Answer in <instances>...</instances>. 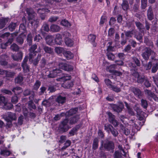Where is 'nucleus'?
Masks as SVG:
<instances>
[{"label": "nucleus", "instance_id": "49530a36", "mask_svg": "<svg viewBox=\"0 0 158 158\" xmlns=\"http://www.w3.org/2000/svg\"><path fill=\"white\" fill-rule=\"evenodd\" d=\"M16 26L17 24L16 23H11L9 25L8 27L10 31H13L15 29Z\"/></svg>", "mask_w": 158, "mask_h": 158}, {"label": "nucleus", "instance_id": "ddd939ff", "mask_svg": "<svg viewBox=\"0 0 158 158\" xmlns=\"http://www.w3.org/2000/svg\"><path fill=\"white\" fill-rule=\"evenodd\" d=\"M142 63L143 66L146 70L150 69L152 67V61H150L147 63L146 61H143L142 62Z\"/></svg>", "mask_w": 158, "mask_h": 158}, {"label": "nucleus", "instance_id": "6e6552de", "mask_svg": "<svg viewBox=\"0 0 158 158\" xmlns=\"http://www.w3.org/2000/svg\"><path fill=\"white\" fill-rule=\"evenodd\" d=\"M59 66L62 69L67 71H71L73 69V66L71 65L64 63H60Z\"/></svg>", "mask_w": 158, "mask_h": 158}, {"label": "nucleus", "instance_id": "c9c22d12", "mask_svg": "<svg viewBox=\"0 0 158 158\" xmlns=\"http://www.w3.org/2000/svg\"><path fill=\"white\" fill-rule=\"evenodd\" d=\"M147 0H141V8L142 10H144L147 7Z\"/></svg>", "mask_w": 158, "mask_h": 158}, {"label": "nucleus", "instance_id": "680f3d73", "mask_svg": "<svg viewBox=\"0 0 158 158\" xmlns=\"http://www.w3.org/2000/svg\"><path fill=\"white\" fill-rule=\"evenodd\" d=\"M105 82L107 86L110 89L112 85V82L110 80L108 79H106L105 80Z\"/></svg>", "mask_w": 158, "mask_h": 158}, {"label": "nucleus", "instance_id": "a18cd8bd", "mask_svg": "<svg viewBox=\"0 0 158 158\" xmlns=\"http://www.w3.org/2000/svg\"><path fill=\"white\" fill-rule=\"evenodd\" d=\"M133 62L136 65V66L139 67L141 65L139 60L137 58L134 57L132 58Z\"/></svg>", "mask_w": 158, "mask_h": 158}, {"label": "nucleus", "instance_id": "338daca9", "mask_svg": "<svg viewBox=\"0 0 158 158\" xmlns=\"http://www.w3.org/2000/svg\"><path fill=\"white\" fill-rule=\"evenodd\" d=\"M19 30L22 31V33H24L26 31V28L24 24H21L19 26Z\"/></svg>", "mask_w": 158, "mask_h": 158}, {"label": "nucleus", "instance_id": "dca6fc26", "mask_svg": "<svg viewBox=\"0 0 158 158\" xmlns=\"http://www.w3.org/2000/svg\"><path fill=\"white\" fill-rule=\"evenodd\" d=\"M66 98L61 95H59L57 97L56 99V102L59 104H63L65 102Z\"/></svg>", "mask_w": 158, "mask_h": 158}, {"label": "nucleus", "instance_id": "0e129e2a", "mask_svg": "<svg viewBox=\"0 0 158 158\" xmlns=\"http://www.w3.org/2000/svg\"><path fill=\"white\" fill-rule=\"evenodd\" d=\"M88 38V39L90 41L92 42H94L95 41L96 37L95 35L90 34L89 35Z\"/></svg>", "mask_w": 158, "mask_h": 158}, {"label": "nucleus", "instance_id": "c756f323", "mask_svg": "<svg viewBox=\"0 0 158 158\" xmlns=\"http://www.w3.org/2000/svg\"><path fill=\"white\" fill-rule=\"evenodd\" d=\"M147 78L144 76L140 75L137 78V82L138 83L142 84Z\"/></svg>", "mask_w": 158, "mask_h": 158}, {"label": "nucleus", "instance_id": "cd10ccee", "mask_svg": "<svg viewBox=\"0 0 158 158\" xmlns=\"http://www.w3.org/2000/svg\"><path fill=\"white\" fill-rule=\"evenodd\" d=\"M121 6L123 9L124 10H127L129 8L128 3L127 0H123Z\"/></svg>", "mask_w": 158, "mask_h": 158}, {"label": "nucleus", "instance_id": "a878e982", "mask_svg": "<svg viewBox=\"0 0 158 158\" xmlns=\"http://www.w3.org/2000/svg\"><path fill=\"white\" fill-rule=\"evenodd\" d=\"M144 92L145 95L147 96V97L148 98L150 97L154 98L155 96V94L152 92L151 90L145 89L144 90Z\"/></svg>", "mask_w": 158, "mask_h": 158}, {"label": "nucleus", "instance_id": "de8ad7c7", "mask_svg": "<svg viewBox=\"0 0 158 158\" xmlns=\"http://www.w3.org/2000/svg\"><path fill=\"white\" fill-rule=\"evenodd\" d=\"M55 51L57 54H60L62 53L63 54V52L65 51L64 50L63 48L56 47L55 48Z\"/></svg>", "mask_w": 158, "mask_h": 158}, {"label": "nucleus", "instance_id": "3c124183", "mask_svg": "<svg viewBox=\"0 0 158 158\" xmlns=\"http://www.w3.org/2000/svg\"><path fill=\"white\" fill-rule=\"evenodd\" d=\"M14 35L16 36L17 35V33H14L13 34H11L10 36L11 38H9L8 40V41L6 42V44H8V45H9L12 43V42L13 41Z\"/></svg>", "mask_w": 158, "mask_h": 158}, {"label": "nucleus", "instance_id": "37998d69", "mask_svg": "<svg viewBox=\"0 0 158 158\" xmlns=\"http://www.w3.org/2000/svg\"><path fill=\"white\" fill-rule=\"evenodd\" d=\"M23 80V78L22 75H19L15 79V83L17 84H19L22 82Z\"/></svg>", "mask_w": 158, "mask_h": 158}, {"label": "nucleus", "instance_id": "f8f14e48", "mask_svg": "<svg viewBox=\"0 0 158 158\" xmlns=\"http://www.w3.org/2000/svg\"><path fill=\"white\" fill-rule=\"evenodd\" d=\"M37 48V45L36 44L32 45L29 49L30 52L29 55V60L30 61L33 58V54L35 53V52H38V50L37 51H35V50Z\"/></svg>", "mask_w": 158, "mask_h": 158}, {"label": "nucleus", "instance_id": "f257e3e1", "mask_svg": "<svg viewBox=\"0 0 158 158\" xmlns=\"http://www.w3.org/2000/svg\"><path fill=\"white\" fill-rule=\"evenodd\" d=\"M26 12L28 14V19L29 21V23L33 26L34 29L32 33L34 34H36V29L39 26V19H35V17L36 14L35 13L33 10L31 8H27L26 9Z\"/></svg>", "mask_w": 158, "mask_h": 158}, {"label": "nucleus", "instance_id": "4be33fe9", "mask_svg": "<svg viewBox=\"0 0 158 158\" xmlns=\"http://www.w3.org/2000/svg\"><path fill=\"white\" fill-rule=\"evenodd\" d=\"M50 31L53 32H57L60 30V27L56 24H52L50 27Z\"/></svg>", "mask_w": 158, "mask_h": 158}, {"label": "nucleus", "instance_id": "9d476101", "mask_svg": "<svg viewBox=\"0 0 158 158\" xmlns=\"http://www.w3.org/2000/svg\"><path fill=\"white\" fill-rule=\"evenodd\" d=\"M130 90L138 98H140L142 97V92L139 89L134 86H131L130 87Z\"/></svg>", "mask_w": 158, "mask_h": 158}, {"label": "nucleus", "instance_id": "2eb2a0df", "mask_svg": "<svg viewBox=\"0 0 158 158\" xmlns=\"http://www.w3.org/2000/svg\"><path fill=\"white\" fill-rule=\"evenodd\" d=\"M136 31V30L135 29H132L131 31H124V32L127 39H128L129 38L132 37L133 35Z\"/></svg>", "mask_w": 158, "mask_h": 158}, {"label": "nucleus", "instance_id": "5fc2aeb1", "mask_svg": "<svg viewBox=\"0 0 158 158\" xmlns=\"http://www.w3.org/2000/svg\"><path fill=\"white\" fill-rule=\"evenodd\" d=\"M110 89L116 93H118L121 91L120 88L118 87L117 86L113 85L112 86Z\"/></svg>", "mask_w": 158, "mask_h": 158}, {"label": "nucleus", "instance_id": "423d86ee", "mask_svg": "<svg viewBox=\"0 0 158 158\" xmlns=\"http://www.w3.org/2000/svg\"><path fill=\"white\" fill-rule=\"evenodd\" d=\"M42 48L44 52L47 53L52 54L53 53V49L51 47L47 46L44 45L43 43L40 44V46H39L38 48L37 49L38 52H41V48Z\"/></svg>", "mask_w": 158, "mask_h": 158}, {"label": "nucleus", "instance_id": "b1692460", "mask_svg": "<svg viewBox=\"0 0 158 158\" xmlns=\"http://www.w3.org/2000/svg\"><path fill=\"white\" fill-rule=\"evenodd\" d=\"M63 55L68 60L71 59L73 57V54L72 53L69 51H64L63 52Z\"/></svg>", "mask_w": 158, "mask_h": 158}, {"label": "nucleus", "instance_id": "aec40b11", "mask_svg": "<svg viewBox=\"0 0 158 158\" xmlns=\"http://www.w3.org/2000/svg\"><path fill=\"white\" fill-rule=\"evenodd\" d=\"M23 57V53L21 52H19L17 53L16 55L12 54L11 55V57L15 61H19V60H21Z\"/></svg>", "mask_w": 158, "mask_h": 158}, {"label": "nucleus", "instance_id": "603ef678", "mask_svg": "<svg viewBox=\"0 0 158 158\" xmlns=\"http://www.w3.org/2000/svg\"><path fill=\"white\" fill-rule=\"evenodd\" d=\"M41 82L39 81H36L33 86V89L35 90H37L39 88Z\"/></svg>", "mask_w": 158, "mask_h": 158}, {"label": "nucleus", "instance_id": "4468645a", "mask_svg": "<svg viewBox=\"0 0 158 158\" xmlns=\"http://www.w3.org/2000/svg\"><path fill=\"white\" fill-rule=\"evenodd\" d=\"M3 117H6L9 119H10L11 121L16 120L17 118L16 114L11 112H8L7 114L4 115Z\"/></svg>", "mask_w": 158, "mask_h": 158}, {"label": "nucleus", "instance_id": "6e6d98bb", "mask_svg": "<svg viewBox=\"0 0 158 158\" xmlns=\"http://www.w3.org/2000/svg\"><path fill=\"white\" fill-rule=\"evenodd\" d=\"M47 63V61L44 57H43L41 59L40 61V66L41 68L45 67Z\"/></svg>", "mask_w": 158, "mask_h": 158}, {"label": "nucleus", "instance_id": "69168bd1", "mask_svg": "<svg viewBox=\"0 0 158 158\" xmlns=\"http://www.w3.org/2000/svg\"><path fill=\"white\" fill-rule=\"evenodd\" d=\"M61 23V25L64 26L69 27L70 26V23L67 20L65 19L62 20Z\"/></svg>", "mask_w": 158, "mask_h": 158}, {"label": "nucleus", "instance_id": "20e7f679", "mask_svg": "<svg viewBox=\"0 0 158 158\" xmlns=\"http://www.w3.org/2000/svg\"><path fill=\"white\" fill-rule=\"evenodd\" d=\"M69 122V119L66 118L61 122L59 128L60 132L62 133L65 132L70 128V127L68 125Z\"/></svg>", "mask_w": 158, "mask_h": 158}, {"label": "nucleus", "instance_id": "a211bd4d", "mask_svg": "<svg viewBox=\"0 0 158 158\" xmlns=\"http://www.w3.org/2000/svg\"><path fill=\"white\" fill-rule=\"evenodd\" d=\"M147 16L148 19L150 21L154 18L152 8L151 6H149L147 11Z\"/></svg>", "mask_w": 158, "mask_h": 158}, {"label": "nucleus", "instance_id": "13d9d810", "mask_svg": "<svg viewBox=\"0 0 158 158\" xmlns=\"http://www.w3.org/2000/svg\"><path fill=\"white\" fill-rule=\"evenodd\" d=\"M110 131L111 132L113 136L114 137L117 136L118 134V131L114 127L113 128V129H112Z\"/></svg>", "mask_w": 158, "mask_h": 158}, {"label": "nucleus", "instance_id": "09e8293b", "mask_svg": "<svg viewBox=\"0 0 158 158\" xmlns=\"http://www.w3.org/2000/svg\"><path fill=\"white\" fill-rule=\"evenodd\" d=\"M3 118L7 122L6 123V126L8 127L9 128L11 127L12 126V121L10 120V119H9L7 118L6 117H3Z\"/></svg>", "mask_w": 158, "mask_h": 158}, {"label": "nucleus", "instance_id": "774afa93", "mask_svg": "<svg viewBox=\"0 0 158 158\" xmlns=\"http://www.w3.org/2000/svg\"><path fill=\"white\" fill-rule=\"evenodd\" d=\"M144 85L147 88L151 86V84L147 78L144 81Z\"/></svg>", "mask_w": 158, "mask_h": 158}, {"label": "nucleus", "instance_id": "7ed1b4c3", "mask_svg": "<svg viewBox=\"0 0 158 158\" xmlns=\"http://www.w3.org/2000/svg\"><path fill=\"white\" fill-rule=\"evenodd\" d=\"M103 148L107 151H110V152H113L114 148V143L112 141L107 140L103 144V142L102 141L99 149L100 150H103Z\"/></svg>", "mask_w": 158, "mask_h": 158}, {"label": "nucleus", "instance_id": "e2e57ef3", "mask_svg": "<svg viewBox=\"0 0 158 158\" xmlns=\"http://www.w3.org/2000/svg\"><path fill=\"white\" fill-rule=\"evenodd\" d=\"M42 29L45 31L48 32L49 30L48 25L47 23L44 24L42 26Z\"/></svg>", "mask_w": 158, "mask_h": 158}, {"label": "nucleus", "instance_id": "bb28decb", "mask_svg": "<svg viewBox=\"0 0 158 158\" xmlns=\"http://www.w3.org/2000/svg\"><path fill=\"white\" fill-rule=\"evenodd\" d=\"M138 104H136L133 107L134 110L136 112L137 115L142 114L144 112L142 111L140 107L138 106Z\"/></svg>", "mask_w": 158, "mask_h": 158}, {"label": "nucleus", "instance_id": "e433bc0d", "mask_svg": "<svg viewBox=\"0 0 158 158\" xmlns=\"http://www.w3.org/2000/svg\"><path fill=\"white\" fill-rule=\"evenodd\" d=\"M12 91L16 95V94H19L22 92V88L20 87H16L14 88Z\"/></svg>", "mask_w": 158, "mask_h": 158}, {"label": "nucleus", "instance_id": "6ab92c4d", "mask_svg": "<svg viewBox=\"0 0 158 158\" xmlns=\"http://www.w3.org/2000/svg\"><path fill=\"white\" fill-rule=\"evenodd\" d=\"M134 37L140 42H142L143 37L142 34L136 30V31L134 34Z\"/></svg>", "mask_w": 158, "mask_h": 158}, {"label": "nucleus", "instance_id": "c85d7f7f", "mask_svg": "<svg viewBox=\"0 0 158 158\" xmlns=\"http://www.w3.org/2000/svg\"><path fill=\"white\" fill-rule=\"evenodd\" d=\"M140 105L144 109H146L148 106V101L145 99H142L140 101Z\"/></svg>", "mask_w": 158, "mask_h": 158}, {"label": "nucleus", "instance_id": "8fccbe9b", "mask_svg": "<svg viewBox=\"0 0 158 158\" xmlns=\"http://www.w3.org/2000/svg\"><path fill=\"white\" fill-rule=\"evenodd\" d=\"M51 104V101L49 99L44 100L42 102V104L46 107L49 106Z\"/></svg>", "mask_w": 158, "mask_h": 158}, {"label": "nucleus", "instance_id": "1a4fd4ad", "mask_svg": "<svg viewBox=\"0 0 158 158\" xmlns=\"http://www.w3.org/2000/svg\"><path fill=\"white\" fill-rule=\"evenodd\" d=\"M28 59V57L26 56L22 63L21 66L25 73H27L30 71L29 67L27 64Z\"/></svg>", "mask_w": 158, "mask_h": 158}, {"label": "nucleus", "instance_id": "39448f33", "mask_svg": "<svg viewBox=\"0 0 158 158\" xmlns=\"http://www.w3.org/2000/svg\"><path fill=\"white\" fill-rule=\"evenodd\" d=\"M107 114L109 117V122L113 124L115 127H117L118 125V123L115 119V116L110 112H107Z\"/></svg>", "mask_w": 158, "mask_h": 158}, {"label": "nucleus", "instance_id": "7c9ffc66", "mask_svg": "<svg viewBox=\"0 0 158 158\" xmlns=\"http://www.w3.org/2000/svg\"><path fill=\"white\" fill-rule=\"evenodd\" d=\"M25 36L23 34L19 35L16 39L17 42L20 44H22L23 42V39Z\"/></svg>", "mask_w": 158, "mask_h": 158}, {"label": "nucleus", "instance_id": "4d7b16f0", "mask_svg": "<svg viewBox=\"0 0 158 158\" xmlns=\"http://www.w3.org/2000/svg\"><path fill=\"white\" fill-rule=\"evenodd\" d=\"M106 55L108 59L111 60H113L115 58L114 55L111 52L106 53Z\"/></svg>", "mask_w": 158, "mask_h": 158}, {"label": "nucleus", "instance_id": "f704fd0d", "mask_svg": "<svg viewBox=\"0 0 158 158\" xmlns=\"http://www.w3.org/2000/svg\"><path fill=\"white\" fill-rule=\"evenodd\" d=\"M10 48L12 51L16 52L19 50V47L16 44L13 43L10 46Z\"/></svg>", "mask_w": 158, "mask_h": 158}, {"label": "nucleus", "instance_id": "c03bdc74", "mask_svg": "<svg viewBox=\"0 0 158 158\" xmlns=\"http://www.w3.org/2000/svg\"><path fill=\"white\" fill-rule=\"evenodd\" d=\"M104 129L108 133H109L111 130L112 129H113V127L109 123L105 124L104 125Z\"/></svg>", "mask_w": 158, "mask_h": 158}, {"label": "nucleus", "instance_id": "79ce46f5", "mask_svg": "<svg viewBox=\"0 0 158 158\" xmlns=\"http://www.w3.org/2000/svg\"><path fill=\"white\" fill-rule=\"evenodd\" d=\"M6 102H7L6 101ZM4 105L3 108L6 110H9L11 109L13 107V105L10 103H7V102L5 104H4Z\"/></svg>", "mask_w": 158, "mask_h": 158}, {"label": "nucleus", "instance_id": "f03ea898", "mask_svg": "<svg viewBox=\"0 0 158 158\" xmlns=\"http://www.w3.org/2000/svg\"><path fill=\"white\" fill-rule=\"evenodd\" d=\"M141 56L145 60L147 61L149 60L150 56H151V59L155 60L156 53L150 48L146 47L142 50Z\"/></svg>", "mask_w": 158, "mask_h": 158}, {"label": "nucleus", "instance_id": "4c0bfd02", "mask_svg": "<svg viewBox=\"0 0 158 158\" xmlns=\"http://www.w3.org/2000/svg\"><path fill=\"white\" fill-rule=\"evenodd\" d=\"M66 44L68 46L71 47L73 45V41L69 38L67 37L65 39Z\"/></svg>", "mask_w": 158, "mask_h": 158}, {"label": "nucleus", "instance_id": "ea45409f", "mask_svg": "<svg viewBox=\"0 0 158 158\" xmlns=\"http://www.w3.org/2000/svg\"><path fill=\"white\" fill-rule=\"evenodd\" d=\"M41 55L40 54H38L36 58L35 59L33 60V64L35 65L36 66L38 64L39 60H40Z\"/></svg>", "mask_w": 158, "mask_h": 158}, {"label": "nucleus", "instance_id": "bf43d9fd", "mask_svg": "<svg viewBox=\"0 0 158 158\" xmlns=\"http://www.w3.org/2000/svg\"><path fill=\"white\" fill-rule=\"evenodd\" d=\"M28 105L29 107L33 109H35L36 108V106L35 105L33 102L32 101H29L28 102Z\"/></svg>", "mask_w": 158, "mask_h": 158}, {"label": "nucleus", "instance_id": "5701e85b", "mask_svg": "<svg viewBox=\"0 0 158 158\" xmlns=\"http://www.w3.org/2000/svg\"><path fill=\"white\" fill-rule=\"evenodd\" d=\"M9 20L8 18H3L0 19V29L4 27Z\"/></svg>", "mask_w": 158, "mask_h": 158}, {"label": "nucleus", "instance_id": "58836bf2", "mask_svg": "<svg viewBox=\"0 0 158 158\" xmlns=\"http://www.w3.org/2000/svg\"><path fill=\"white\" fill-rule=\"evenodd\" d=\"M77 110L78 108H77L71 109L67 112V115L68 116H71L76 114Z\"/></svg>", "mask_w": 158, "mask_h": 158}, {"label": "nucleus", "instance_id": "f3484780", "mask_svg": "<svg viewBox=\"0 0 158 158\" xmlns=\"http://www.w3.org/2000/svg\"><path fill=\"white\" fill-rule=\"evenodd\" d=\"M135 24L139 30L141 32L143 33L144 32L145 27L143 24L141 23L139 21H136L135 22Z\"/></svg>", "mask_w": 158, "mask_h": 158}, {"label": "nucleus", "instance_id": "412c9836", "mask_svg": "<svg viewBox=\"0 0 158 158\" xmlns=\"http://www.w3.org/2000/svg\"><path fill=\"white\" fill-rule=\"evenodd\" d=\"M80 117L79 115H75L71 117L69 120V124L70 125L74 124L77 123Z\"/></svg>", "mask_w": 158, "mask_h": 158}, {"label": "nucleus", "instance_id": "052dcab7", "mask_svg": "<svg viewBox=\"0 0 158 158\" xmlns=\"http://www.w3.org/2000/svg\"><path fill=\"white\" fill-rule=\"evenodd\" d=\"M128 42L129 43V45H130L134 48L137 45V43L133 39H130L129 40Z\"/></svg>", "mask_w": 158, "mask_h": 158}, {"label": "nucleus", "instance_id": "9b49d317", "mask_svg": "<svg viewBox=\"0 0 158 158\" xmlns=\"http://www.w3.org/2000/svg\"><path fill=\"white\" fill-rule=\"evenodd\" d=\"M61 73V70L60 69H56L51 71L48 75V77L50 78H54L59 75Z\"/></svg>", "mask_w": 158, "mask_h": 158}, {"label": "nucleus", "instance_id": "72a5a7b5", "mask_svg": "<svg viewBox=\"0 0 158 158\" xmlns=\"http://www.w3.org/2000/svg\"><path fill=\"white\" fill-rule=\"evenodd\" d=\"M98 138H96L94 139L93 142L92 148L94 150H96L98 147Z\"/></svg>", "mask_w": 158, "mask_h": 158}, {"label": "nucleus", "instance_id": "0eeeda50", "mask_svg": "<svg viewBox=\"0 0 158 158\" xmlns=\"http://www.w3.org/2000/svg\"><path fill=\"white\" fill-rule=\"evenodd\" d=\"M124 108V105L121 102H118V105L114 104L112 106L114 111L118 113L121 112Z\"/></svg>", "mask_w": 158, "mask_h": 158}, {"label": "nucleus", "instance_id": "864d4df0", "mask_svg": "<svg viewBox=\"0 0 158 158\" xmlns=\"http://www.w3.org/2000/svg\"><path fill=\"white\" fill-rule=\"evenodd\" d=\"M64 85L67 88H69L72 87L73 85V82L71 81H68L67 82H65Z\"/></svg>", "mask_w": 158, "mask_h": 158}, {"label": "nucleus", "instance_id": "2f4dec72", "mask_svg": "<svg viewBox=\"0 0 158 158\" xmlns=\"http://www.w3.org/2000/svg\"><path fill=\"white\" fill-rule=\"evenodd\" d=\"M71 79V76H64L60 78H57L56 80L58 81H65L67 80H70Z\"/></svg>", "mask_w": 158, "mask_h": 158}, {"label": "nucleus", "instance_id": "393cba45", "mask_svg": "<svg viewBox=\"0 0 158 158\" xmlns=\"http://www.w3.org/2000/svg\"><path fill=\"white\" fill-rule=\"evenodd\" d=\"M55 43L57 44L60 45L62 42L61 35L59 34H57L55 39Z\"/></svg>", "mask_w": 158, "mask_h": 158}, {"label": "nucleus", "instance_id": "a19ab883", "mask_svg": "<svg viewBox=\"0 0 158 158\" xmlns=\"http://www.w3.org/2000/svg\"><path fill=\"white\" fill-rule=\"evenodd\" d=\"M46 40L48 44H49L53 43L54 37L52 35H48L46 38Z\"/></svg>", "mask_w": 158, "mask_h": 158}, {"label": "nucleus", "instance_id": "473e14b6", "mask_svg": "<svg viewBox=\"0 0 158 158\" xmlns=\"http://www.w3.org/2000/svg\"><path fill=\"white\" fill-rule=\"evenodd\" d=\"M151 72L154 73L156 72L158 69V62H156L155 63L152 64Z\"/></svg>", "mask_w": 158, "mask_h": 158}]
</instances>
